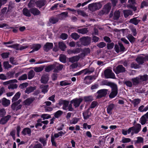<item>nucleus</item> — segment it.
<instances>
[{
  "instance_id": "9d476101",
  "label": "nucleus",
  "mask_w": 148,
  "mask_h": 148,
  "mask_svg": "<svg viewBox=\"0 0 148 148\" xmlns=\"http://www.w3.org/2000/svg\"><path fill=\"white\" fill-rule=\"evenodd\" d=\"M53 46V45L52 43L47 42L44 46V50L45 51L47 52L50 49H52Z\"/></svg>"
},
{
  "instance_id": "4d7b16f0",
  "label": "nucleus",
  "mask_w": 148,
  "mask_h": 148,
  "mask_svg": "<svg viewBox=\"0 0 148 148\" xmlns=\"http://www.w3.org/2000/svg\"><path fill=\"white\" fill-rule=\"evenodd\" d=\"M27 76L26 74H24L21 76L18 79L20 81L26 80L27 79Z\"/></svg>"
},
{
  "instance_id": "f704fd0d",
  "label": "nucleus",
  "mask_w": 148,
  "mask_h": 148,
  "mask_svg": "<svg viewBox=\"0 0 148 148\" xmlns=\"http://www.w3.org/2000/svg\"><path fill=\"white\" fill-rule=\"evenodd\" d=\"M20 95L21 93L19 92L16 93L12 99V102H15L19 98Z\"/></svg>"
},
{
  "instance_id": "0eeeda50",
  "label": "nucleus",
  "mask_w": 148,
  "mask_h": 148,
  "mask_svg": "<svg viewBox=\"0 0 148 148\" xmlns=\"http://www.w3.org/2000/svg\"><path fill=\"white\" fill-rule=\"evenodd\" d=\"M108 90L105 89H101L98 90L97 93L98 95L97 97V98H100L105 96L107 94Z\"/></svg>"
},
{
  "instance_id": "338daca9",
  "label": "nucleus",
  "mask_w": 148,
  "mask_h": 148,
  "mask_svg": "<svg viewBox=\"0 0 148 148\" xmlns=\"http://www.w3.org/2000/svg\"><path fill=\"white\" fill-rule=\"evenodd\" d=\"M9 54V52L3 53L1 54V56L3 58H6L8 57Z\"/></svg>"
},
{
  "instance_id": "a19ab883",
  "label": "nucleus",
  "mask_w": 148,
  "mask_h": 148,
  "mask_svg": "<svg viewBox=\"0 0 148 148\" xmlns=\"http://www.w3.org/2000/svg\"><path fill=\"white\" fill-rule=\"evenodd\" d=\"M53 69V64L48 65L45 68V71L47 72H49Z\"/></svg>"
},
{
  "instance_id": "f257e3e1",
  "label": "nucleus",
  "mask_w": 148,
  "mask_h": 148,
  "mask_svg": "<svg viewBox=\"0 0 148 148\" xmlns=\"http://www.w3.org/2000/svg\"><path fill=\"white\" fill-rule=\"evenodd\" d=\"M111 7V3H107L104 5L102 10L99 12V14L101 16L104 14H108L110 10Z\"/></svg>"
},
{
  "instance_id": "bb28decb",
  "label": "nucleus",
  "mask_w": 148,
  "mask_h": 148,
  "mask_svg": "<svg viewBox=\"0 0 148 148\" xmlns=\"http://www.w3.org/2000/svg\"><path fill=\"white\" fill-rule=\"evenodd\" d=\"M68 60L69 62L72 63L77 62L79 60V58L77 56H74L68 59Z\"/></svg>"
},
{
  "instance_id": "4468645a",
  "label": "nucleus",
  "mask_w": 148,
  "mask_h": 148,
  "mask_svg": "<svg viewBox=\"0 0 148 148\" xmlns=\"http://www.w3.org/2000/svg\"><path fill=\"white\" fill-rule=\"evenodd\" d=\"M31 12L34 16H37L40 14V12L36 8H32L30 9Z\"/></svg>"
},
{
  "instance_id": "9b49d317",
  "label": "nucleus",
  "mask_w": 148,
  "mask_h": 148,
  "mask_svg": "<svg viewBox=\"0 0 148 148\" xmlns=\"http://www.w3.org/2000/svg\"><path fill=\"white\" fill-rule=\"evenodd\" d=\"M35 99V98L33 97L27 98L23 101V103L25 105L29 106L34 101Z\"/></svg>"
},
{
  "instance_id": "c756f323",
  "label": "nucleus",
  "mask_w": 148,
  "mask_h": 148,
  "mask_svg": "<svg viewBox=\"0 0 148 148\" xmlns=\"http://www.w3.org/2000/svg\"><path fill=\"white\" fill-rule=\"evenodd\" d=\"M10 104V101L8 100L3 98L2 99V104L5 106H7Z\"/></svg>"
},
{
  "instance_id": "2eb2a0df",
  "label": "nucleus",
  "mask_w": 148,
  "mask_h": 148,
  "mask_svg": "<svg viewBox=\"0 0 148 148\" xmlns=\"http://www.w3.org/2000/svg\"><path fill=\"white\" fill-rule=\"evenodd\" d=\"M104 75L105 78H111V70L109 69H106L104 72Z\"/></svg>"
},
{
  "instance_id": "864d4df0",
  "label": "nucleus",
  "mask_w": 148,
  "mask_h": 148,
  "mask_svg": "<svg viewBox=\"0 0 148 148\" xmlns=\"http://www.w3.org/2000/svg\"><path fill=\"white\" fill-rule=\"evenodd\" d=\"M137 138V140L135 142V144L142 143L143 142V138L142 137L138 136Z\"/></svg>"
},
{
  "instance_id": "39448f33",
  "label": "nucleus",
  "mask_w": 148,
  "mask_h": 148,
  "mask_svg": "<svg viewBox=\"0 0 148 148\" xmlns=\"http://www.w3.org/2000/svg\"><path fill=\"white\" fill-rule=\"evenodd\" d=\"M118 93L117 86L116 84L112 82V99L116 97Z\"/></svg>"
},
{
  "instance_id": "7ed1b4c3",
  "label": "nucleus",
  "mask_w": 148,
  "mask_h": 148,
  "mask_svg": "<svg viewBox=\"0 0 148 148\" xmlns=\"http://www.w3.org/2000/svg\"><path fill=\"white\" fill-rule=\"evenodd\" d=\"M101 7L100 3H94L88 5V8L92 12L99 9Z\"/></svg>"
},
{
  "instance_id": "5fc2aeb1",
  "label": "nucleus",
  "mask_w": 148,
  "mask_h": 148,
  "mask_svg": "<svg viewBox=\"0 0 148 148\" xmlns=\"http://www.w3.org/2000/svg\"><path fill=\"white\" fill-rule=\"evenodd\" d=\"M62 111L61 110H58L55 113L54 116L56 118H58L62 115Z\"/></svg>"
},
{
  "instance_id": "72a5a7b5",
  "label": "nucleus",
  "mask_w": 148,
  "mask_h": 148,
  "mask_svg": "<svg viewBox=\"0 0 148 148\" xmlns=\"http://www.w3.org/2000/svg\"><path fill=\"white\" fill-rule=\"evenodd\" d=\"M41 47V45L39 44H33L32 45L31 49H33L35 51L38 50Z\"/></svg>"
},
{
  "instance_id": "79ce46f5",
  "label": "nucleus",
  "mask_w": 148,
  "mask_h": 148,
  "mask_svg": "<svg viewBox=\"0 0 148 148\" xmlns=\"http://www.w3.org/2000/svg\"><path fill=\"white\" fill-rule=\"evenodd\" d=\"M18 87V85L16 84H13V83H11L8 86V89H16Z\"/></svg>"
},
{
  "instance_id": "6e6d98bb",
  "label": "nucleus",
  "mask_w": 148,
  "mask_h": 148,
  "mask_svg": "<svg viewBox=\"0 0 148 148\" xmlns=\"http://www.w3.org/2000/svg\"><path fill=\"white\" fill-rule=\"evenodd\" d=\"M88 113L89 110H88L83 113V116L85 119H86L89 117V115L88 114Z\"/></svg>"
},
{
  "instance_id": "680f3d73",
  "label": "nucleus",
  "mask_w": 148,
  "mask_h": 148,
  "mask_svg": "<svg viewBox=\"0 0 148 148\" xmlns=\"http://www.w3.org/2000/svg\"><path fill=\"white\" fill-rule=\"evenodd\" d=\"M14 73L15 72H9L7 74V77L8 78L13 77Z\"/></svg>"
},
{
  "instance_id": "f3484780",
  "label": "nucleus",
  "mask_w": 148,
  "mask_h": 148,
  "mask_svg": "<svg viewBox=\"0 0 148 148\" xmlns=\"http://www.w3.org/2000/svg\"><path fill=\"white\" fill-rule=\"evenodd\" d=\"M136 60L139 65L143 64L145 62L144 57L142 56L137 57L136 58Z\"/></svg>"
},
{
  "instance_id": "20e7f679",
  "label": "nucleus",
  "mask_w": 148,
  "mask_h": 148,
  "mask_svg": "<svg viewBox=\"0 0 148 148\" xmlns=\"http://www.w3.org/2000/svg\"><path fill=\"white\" fill-rule=\"evenodd\" d=\"M21 99H19L18 101L14 102L12 104L11 106V108L12 109L14 110L17 111L20 109L22 107L21 105H19L21 102Z\"/></svg>"
},
{
  "instance_id": "6ab92c4d",
  "label": "nucleus",
  "mask_w": 148,
  "mask_h": 148,
  "mask_svg": "<svg viewBox=\"0 0 148 148\" xmlns=\"http://www.w3.org/2000/svg\"><path fill=\"white\" fill-rule=\"evenodd\" d=\"M131 80L133 83V84L134 86H136L140 84L141 82L140 81L139 78L138 77H136L135 78H132Z\"/></svg>"
},
{
  "instance_id": "c9c22d12",
  "label": "nucleus",
  "mask_w": 148,
  "mask_h": 148,
  "mask_svg": "<svg viewBox=\"0 0 148 148\" xmlns=\"http://www.w3.org/2000/svg\"><path fill=\"white\" fill-rule=\"evenodd\" d=\"M147 118L145 114L143 115L140 119V123L143 125L145 124L147 121Z\"/></svg>"
},
{
  "instance_id": "3c124183",
  "label": "nucleus",
  "mask_w": 148,
  "mask_h": 148,
  "mask_svg": "<svg viewBox=\"0 0 148 148\" xmlns=\"http://www.w3.org/2000/svg\"><path fill=\"white\" fill-rule=\"evenodd\" d=\"M77 12L78 14L82 16H83L86 17L88 16V15L84 12L80 10H77Z\"/></svg>"
},
{
  "instance_id": "dca6fc26",
  "label": "nucleus",
  "mask_w": 148,
  "mask_h": 148,
  "mask_svg": "<svg viewBox=\"0 0 148 148\" xmlns=\"http://www.w3.org/2000/svg\"><path fill=\"white\" fill-rule=\"evenodd\" d=\"M11 117V116L10 115H8L5 117L2 118L0 121V124L3 125L6 123Z\"/></svg>"
},
{
  "instance_id": "4be33fe9",
  "label": "nucleus",
  "mask_w": 148,
  "mask_h": 148,
  "mask_svg": "<svg viewBox=\"0 0 148 148\" xmlns=\"http://www.w3.org/2000/svg\"><path fill=\"white\" fill-rule=\"evenodd\" d=\"M137 17H134L131 19L129 21V23L135 25H137L140 21V20L137 19Z\"/></svg>"
},
{
  "instance_id": "473e14b6",
  "label": "nucleus",
  "mask_w": 148,
  "mask_h": 148,
  "mask_svg": "<svg viewBox=\"0 0 148 148\" xmlns=\"http://www.w3.org/2000/svg\"><path fill=\"white\" fill-rule=\"evenodd\" d=\"M38 7L41 8L45 5V2L43 0H39L35 2Z\"/></svg>"
},
{
  "instance_id": "1a4fd4ad",
  "label": "nucleus",
  "mask_w": 148,
  "mask_h": 148,
  "mask_svg": "<svg viewBox=\"0 0 148 148\" xmlns=\"http://www.w3.org/2000/svg\"><path fill=\"white\" fill-rule=\"evenodd\" d=\"M69 102L68 101L65 100H60L59 102V104L60 105H63V108L64 110H67L68 109Z\"/></svg>"
},
{
  "instance_id": "774afa93",
  "label": "nucleus",
  "mask_w": 148,
  "mask_h": 148,
  "mask_svg": "<svg viewBox=\"0 0 148 148\" xmlns=\"http://www.w3.org/2000/svg\"><path fill=\"white\" fill-rule=\"evenodd\" d=\"M124 84L127 86L131 87L132 86V82L129 81H125L124 82Z\"/></svg>"
},
{
  "instance_id": "e2e57ef3",
  "label": "nucleus",
  "mask_w": 148,
  "mask_h": 148,
  "mask_svg": "<svg viewBox=\"0 0 148 148\" xmlns=\"http://www.w3.org/2000/svg\"><path fill=\"white\" fill-rule=\"evenodd\" d=\"M70 84L71 83H68L67 82L65 81H61L60 82V85L61 86H65L70 85Z\"/></svg>"
},
{
  "instance_id": "a18cd8bd",
  "label": "nucleus",
  "mask_w": 148,
  "mask_h": 148,
  "mask_svg": "<svg viewBox=\"0 0 148 148\" xmlns=\"http://www.w3.org/2000/svg\"><path fill=\"white\" fill-rule=\"evenodd\" d=\"M66 56L63 54L60 55L59 60L61 62L64 63L66 62Z\"/></svg>"
},
{
  "instance_id": "f03ea898",
  "label": "nucleus",
  "mask_w": 148,
  "mask_h": 148,
  "mask_svg": "<svg viewBox=\"0 0 148 148\" xmlns=\"http://www.w3.org/2000/svg\"><path fill=\"white\" fill-rule=\"evenodd\" d=\"M79 40L81 42V45L86 46L90 44L91 38L90 37L88 36H84L80 38L79 39Z\"/></svg>"
},
{
  "instance_id": "de8ad7c7",
  "label": "nucleus",
  "mask_w": 148,
  "mask_h": 148,
  "mask_svg": "<svg viewBox=\"0 0 148 148\" xmlns=\"http://www.w3.org/2000/svg\"><path fill=\"white\" fill-rule=\"evenodd\" d=\"M144 6H148V0L143 1L141 3L140 8H143Z\"/></svg>"
},
{
  "instance_id": "ddd939ff",
  "label": "nucleus",
  "mask_w": 148,
  "mask_h": 148,
  "mask_svg": "<svg viewBox=\"0 0 148 148\" xmlns=\"http://www.w3.org/2000/svg\"><path fill=\"white\" fill-rule=\"evenodd\" d=\"M125 69L122 65H118L116 68V73H123L125 72Z\"/></svg>"
},
{
  "instance_id": "ea45409f",
  "label": "nucleus",
  "mask_w": 148,
  "mask_h": 148,
  "mask_svg": "<svg viewBox=\"0 0 148 148\" xmlns=\"http://www.w3.org/2000/svg\"><path fill=\"white\" fill-rule=\"evenodd\" d=\"M44 67V66H42L40 67H34L33 69L36 72H39L42 71L43 70Z\"/></svg>"
},
{
  "instance_id": "bf43d9fd",
  "label": "nucleus",
  "mask_w": 148,
  "mask_h": 148,
  "mask_svg": "<svg viewBox=\"0 0 148 148\" xmlns=\"http://www.w3.org/2000/svg\"><path fill=\"white\" fill-rule=\"evenodd\" d=\"M119 45L120 46V51L124 52L125 51V48L123 44L120 42L118 43Z\"/></svg>"
},
{
  "instance_id": "0e129e2a",
  "label": "nucleus",
  "mask_w": 148,
  "mask_h": 148,
  "mask_svg": "<svg viewBox=\"0 0 148 148\" xmlns=\"http://www.w3.org/2000/svg\"><path fill=\"white\" fill-rule=\"evenodd\" d=\"M28 84L27 83H24L21 84L19 85V87L21 89H23L24 88H26L28 86Z\"/></svg>"
},
{
  "instance_id": "69168bd1",
  "label": "nucleus",
  "mask_w": 148,
  "mask_h": 148,
  "mask_svg": "<svg viewBox=\"0 0 148 148\" xmlns=\"http://www.w3.org/2000/svg\"><path fill=\"white\" fill-rule=\"evenodd\" d=\"M106 46V44L103 42H101L98 44L97 46L99 48H103Z\"/></svg>"
},
{
  "instance_id": "c03bdc74",
  "label": "nucleus",
  "mask_w": 148,
  "mask_h": 148,
  "mask_svg": "<svg viewBox=\"0 0 148 148\" xmlns=\"http://www.w3.org/2000/svg\"><path fill=\"white\" fill-rule=\"evenodd\" d=\"M49 21L50 23L54 24L57 22L58 20L57 18L51 17L49 19Z\"/></svg>"
},
{
  "instance_id": "7c9ffc66",
  "label": "nucleus",
  "mask_w": 148,
  "mask_h": 148,
  "mask_svg": "<svg viewBox=\"0 0 148 148\" xmlns=\"http://www.w3.org/2000/svg\"><path fill=\"white\" fill-rule=\"evenodd\" d=\"M59 48L62 51H64L66 48V46L65 44L63 42H58Z\"/></svg>"
},
{
  "instance_id": "49530a36",
  "label": "nucleus",
  "mask_w": 148,
  "mask_h": 148,
  "mask_svg": "<svg viewBox=\"0 0 148 148\" xmlns=\"http://www.w3.org/2000/svg\"><path fill=\"white\" fill-rule=\"evenodd\" d=\"M18 82L17 80L16 79H14L9 80L8 81L3 82V84L4 85H7L10 84L11 83H17Z\"/></svg>"
},
{
  "instance_id": "37998d69",
  "label": "nucleus",
  "mask_w": 148,
  "mask_h": 148,
  "mask_svg": "<svg viewBox=\"0 0 148 148\" xmlns=\"http://www.w3.org/2000/svg\"><path fill=\"white\" fill-rule=\"evenodd\" d=\"M71 36L72 38L73 39L75 40L78 39L80 37L79 35L77 33H72L71 34Z\"/></svg>"
},
{
  "instance_id": "13d9d810",
  "label": "nucleus",
  "mask_w": 148,
  "mask_h": 148,
  "mask_svg": "<svg viewBox=\"0 0 148 148\" xmlns=\"http://www.w3.org/2000/svg\"><path fill=\"white\" fill-rule=\"evenodd\" d=\"M90 52V49L89 48H85L83 50V53L86 56Z\"/></svg>"
},
{
  "instance_id": "6e6552de",
  "label": "nucleus",
  "mask_w": 148,
  "mask_h": 148,
  "mask_svg": "<svg viewBox=\"0 0 148 148\" xmlns=\"http://www.w3.org/2000/svg\"><path fill=\"white\" fill-rule=\"evenodd\" d=\"M83 99L82 98H76L73 99L71 101V103H73L75 108L78 107L81 103Z\"/></svg>"
},
{
  "instance_id": "e433bc0d",
  "label": "nucleus",
  "mask_w": 148,
  "mask_h": 148,
  "mask_svg": "<svg viewBox=\"0 0 148 148\" xmlns=\"http://www.w3.org/2000/svg\"><path fill=\"white\" fill-rule=\"evenodd\" d=\"M140 99L138 98L135 99L134 100L131 101V102L133 104L134 107H136L140 103Z\"/></svg>"
},
{
  "instance_id": "2f4dec72",
  "label": "nucleus",
  "mask_w": 148,
  "mask_h": 148,
  "mask_svg": "<svg viewBox=\"0 0 148 148\" xmlns=\"http://www.w3.org/2000/svg\"><path fill=\"white\" fill-rule=\"evenodd\" d=\"M123 14L125 18H127L130 15H132V12L130 10H125L123 11Z\"/></svg>"
},
{
  "instance_id": "a878e982",
  "label": "nucleus",
  "mask_w": 148,
  "mask_h": 148,
  "mask_svg": "<svg viewBox=\"0 0 148 148\" xmlns=\"http://www.w3.org/2000/svg\"><path fill=\"white\" fill-rule=\"evenodd\" d=\"M94 77V76L92 77L90 76L86 77L84 80V82L87 84H89L91 82V80L92 79L93 77Z\"/></svg>"
},
{
  "instance_id": "412c9836",
  "label": "nucleus",
  "mask_w": 148,
  "mask_h": 148,
  "mask_svg": "<svg viewBox=\"0 0 148 148\" xmlns=\"http://www.w3.org/2000/svg\"><path fill=\"white\" fill-rule=\"evenodd\" d=\"M48 88L49 86L47 85H44L42 84L40 86V88L42 90L41 92L44 94H45L48 91Z\"/></svg>"
},
{
  "instance_id": "58836bf2",
  "label": "nucleus",
  "mask_w": 148,
  "mask_h": 148,
  "mask_svg": "<svg viewBox=\"0 0 148 148\" xmlns=\"http://www.w3.org/2000/svg\"><path fill=\"white\" fill-rule=\"evenodd\" d=\"M68 14L67 12H63L59 15V17L60 19H62L68 16Z\"/></svg>"
},
{
  "instance_id": "f8f14e48",
  "label": "nucleus",
  "mask_w": 148,
  "mask_h": 148,
  "mask_svg": "<svg viewBox=\"0 0 148 148\" xmlns=\"http://www.w3.org/2000/svg\"><path fill=\"white\" fill-rule=\"evenodd\" d=\"M49 79V77L48 74H47L43 75L41 77L40 79L41 82L42 83L46 84L47 83Z\"/></svg>"
},
{
  "instance_id": "423d86ee",
  "label": "nucleus",
  "mask_w": 148,
  "mask_h": 148,
  "mask_svg": "<svg viewBox=\"0 0 148 148\" xmlns=\"http://www.w3.org/2000/svg\"><path fill=\"white\" fill-rule=\"evenodd\" d=\"M53 66L54 70L53 71L55 73L58 72L62 70L64 67L63 65L60 64L57 62L53 64Z\"/></svg>"
},
{
  "instance_id": "393cba45",
  "label": "nucleus",
  "mask_w": 148,
  "mask_h": 148,
  "mask_svg": "<svg viewBox=\"0 0 148 148\" xmlns=\"http://www.w3.org/2000/svg\"><path fill=\"white\" fill-rule=\"evenodd\" d=\"M85 73L84 75H86L87 74H90L93 73L95 70V69L93 67H89L88 68H86L84 69Z\"/></svg>"
},
{
  "instance_id": "4c0bfd02",
  "label": "nucleus",
  "mask_w": 148,
  "mask_h": 148,
  "mask_svg": "<svg viewBox=\"0 0 148 148\" xmlns=\"http://www.w3.org/2000/svg\"><path fill=\"white\" fill-rule=\"evenodd\" d=\"M35 73L33 70H31L28 73V78L29 79H31L34 76Z\"/></svg>"
},
{
  "instance_id": "b1692460",
  "label": "nucleus",
  "mask_w": 148,
  "mask_h": 148,
  "mask_svg": "<svg viewBox=\"0 0 148 148\" xmlns=\"http://www.w3.org/2000/svg\"><path fill=\"white\" fill-rule=\"evenodd\" d=\"M22 12L23 15L25 16L28 17H30L31 16L30 10H29L26 8H25L23 9Z\"/></svg>"
},
{
  "instance_id": "09e8293b",
  "label": "nucleus",
  "mask_w": 148,
  "mask_h": 148,
  "mask_svg": "<svg viewBox=\"0 0 148 148\" xmlns=\"http://www.w3.org/2000/svg\"><path fill=\"white\" fill-rule=\"evenodd\" d=\"M140 80L143 81H145L148 80V75H144L143 76H140L139 78Z\"/></svg>"
},
{
  "instance_id": "5701e85b",
  "label": "nucleus",
  "mask_w": 148,
  "mask_h": 148,
  "mask_svg": "<svg viewBox=\"0 0 148 148\" xmlns=\"http://www.w3.org/2000/svg\"><path fill=\"white\" fill-rule=\"evenodd\" d=\"M31 130L28 127H26L24 128L22 131L21 133L24 135H25L27 134L29 136L31 135Z\"/></svg>"
},
{
  "instance_id": "a211bd4d",
  "label": "nucleus",
  "mask_w": 148,
  "mask_h": 148,
  "mask_svg": "<svg viewBox=\"0 0 148 148\" xmlns=\"http://www.w3.org/2000/svg\"><path fill=\"white\" fill-rule=\"evenodd\" d=\"M36 86L32 87L30 86L26 88V90H25V92L27 94H29L35 90L36 89Z\"/></svg>"
},
{
  "instance_id": "8fccbe9b",
  "label": "nucleus",
  "mask_w": 148,
  "mask_h": 148,
  "mask_svg": "<svg viewBox=\"0 0 148 148\" xmlns=\"http://www.w3.org/2000/svg\"><path fill=\"white\" fill-rule=\"evenodd\" d=\"M35 0H30L28 4V8H31L34 7L35 5Z\"/></svg>"
},
{
  "instance_id": "aec40b11",
  "label": "nucleus",
  "mask_w": 148,
  "mask_h": 148,
  "mask_svg": "<svg viewBox=\"0 0 148 148\" xmlns=\"http://www.w3.org/2000/svg\"><path fill=\"white\" fill-rule=\"evenodd\" d=\"M134 133L138 134L140 131L141 127V125L139 123L137 124L135 126H133Z\"/></svg>"
},
{
  "instance_id": "603ef678",
  "label": "nucleus",
  "mask_w": 148,
  "mask_h": 148,
  "mask_svg": "<svg viewBox=\"0 0 148 148\" xmlns=\"http://www.w3.org/2000/svg\"><path fill=\"white\" fill-rule=\"evenodd\" d=\"M3 66L5 69H8L12 67V65L9 64L8 62H3Z\"/></svg>"
},
{
  "instance_id": "c85d7f7f",
  "label": "nucleus",
  "mask_w": 148,
  "mask_h": 148,
  "mask_svg": "<svg viewBox=\"0 0 148 148\" xmlns=\"http://www.w3.org/2000/svg\"><path fill=\"white\" fill-rule=\"evenodd\" d=\"M127 38L131 44H133L136 41V38L131 34H128L127 36Z\"/></svg>"
},
{
  "instance_id": "052dcab7",
  "label": "nucleus",
  "mask_w": 148,
  "mask_h": 148,
  "mask_svg": "<svg viewBox=\"0 0 148 148\" xmlns=\"http://www.w3.org/2000/svg\"><path fill=\"white\" fill-rule=\"evenodd\" d=\"M131 141V139L130 138L123 137L122 138V142L124 143L130 142Z\"/></svg>"
},
{
  "instance_id": "cd10ccee",
  "label": "nucleus",
  "mask_w": 148,
  "mask_h": 148,
  "mask_svg": "<svg viewBox=\"0 0 148 148\" xmlns=\"http://www.w3.org/2000/svg\"><path fill=\"white\" fill-rule=\"evenodd\" d=\"M77 32L80 34H86L88 32V30L87 28H84L81 29H77Z\"/></svg>"
}]
</instances>
